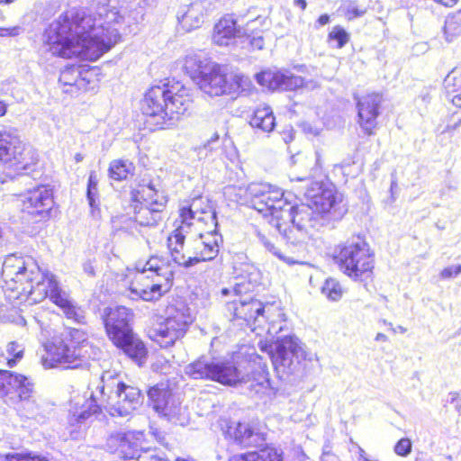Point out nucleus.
Instances as JSON below:
<instances>
[{"mask_svg":"<svg viewBox=\"0 0 461 461\" xmlns=\"http://www.w3.org/2000/svg\"><path fill=\"white\" fill-rule=\"evenodd\" d=\"M123 22V16L105 4L94 13L68 11L46 30L47 50L62 58L96 60L121 40Z\"/></svg>","mask_w":461,"mask_h":461,"instance_id":"1","label":"nucleus"},{"mask_svg":"<svg viewBox=\"0 0 461 461\" xmlns=\"http://www.w3.org/2000/svg\"><path fill=\"white\" fill-rule=\"evenodd\" d=\"M2 276L5 283L18 285L14 289L21 288L22 293L27 294L35 303L50 297L62 310L67 319L78 324L86 323L85 311L74 303L68 294L59 287L55 276L42 272L33 258L16 254L8 255L2 265Z\"/></svg>","mask_w":461,"mask_h":461,"instance_id":"2","label":"nucleus"},{"mask_svg":"<svg viewBox=\"0 0 461 461\" xmlns=\"http://www.w3.org/2000/svg\"><path fill=\"white\" fill-rule=\"evenodd\" d=\"M246 374L230 362H215L199 358L185 367V373L193 379H210L227 385L245 386L251 396L271 399L276 389L271 384L267 366L259 356L243 366Z\"/></svg>","mask_w":461,"mask_h":461,"instance_id":"3","label":"nucleus"},{"mask_svg":"<svg viewBox=\"0 0 461 461\" xmlns=\"http://www.w3.org/2000/svg\"><path fill=\"white\" fill-rule=\"evenodd\" d=\"M135 269L138 274L129 287L132 299L158 300L171 287L175 266L167 258L152 256L137 262Z\"/></svg>","mask_w":461,"mask_h":461,"instance_id":"4","label":"nucleus"},{"mask_svg":"<svg viewBox=\"0 0 461 461\" xmlns=\"http://www.w3.org/2000/svg\"><path fill=\"white\" fill-rule=\"evenodd\" d=\"M335 260L339 269L356 281L369 277L374 269V254L360 235L352 236L339 245Z\"/></svg>","mask_w":461,"mask_h":461,"instance_id":"5","label":"nucleus"},{"mask_svg":"<svg viewBox=\"0 0 461 461\" xmlns=\"http://www.w3.org/2000/svg\"><path fill=\"white\" fill-rule=\"evenodd\" d=\"M259 347L269 355L274 368L281 379H285L301 370L305 351L294 336L278 338L271 344L260 342Z\"/></svg>","mask_w":461,"mask_h":461,"instance_id":"6","label":"nucleus"},{"mask_svg":"<svg viewBox=\"0 0 461 461\" xmlns=\"http://www.w3.org/2000/svg\"><path fill=\"white\" fill-rule=\"evenodd\" d=\"M228 312L234 319L243 320L252 330H263L267 325L271 332L278 321H283V313L275 303H266L257 299L233 301L227 303Z\"/></svg>","mask_w":461,"mask_h":461,"instance_id":"7","label":"nucleus"},{"mask_svg":"<svg viewBox=\"0 0 461 461\" xmlns=\"http://www.w3.org/2000/svg\"><path fill=\"white\" fill-rule=\"evenodd\" d=\"M167 318L149 330V338L161 348L173 346L183 338L193 322L189 307L184 303L169 305Z\"/></svg>","mask_w":461,"mask_h":461,"instance_id":"8","label":"nucleus"},{"mask_svg":"<svg viewBox=\"0 0 461 461\" xmlns=\"http://www.w3.org/2000/svg\"><path fill=\"white\" fill-rule=\"evenodd\" d=\"M248 193L251 197V206L264 217H269L270 224L282 219L289 201L284 197L280 188L266 183H252L248 186Z\"/></svg>","mask_w":461,"mask_h":461,"instance_id":"9","label":"nucleus"},{"mask_svg":"<svg viewBox=\"0 0 461 461\" xmlns=\"http://www.w3.org/2000/svg\"><path fill=\"white\" fill-rule=\"evenodd\" d=\"M0 161L16 170H27L37 161L32 149L23 143L16 130L0 131Z\"/></svg>","mask_w":461,"mask_h":461,"instance_id":"10","label":"nucleus"},{"mask_svg":"<svg viewBox=\"0 0 461 461\" xmlns=\"http://www.w3.org/2000/svg\"><path fill=\"white\" fill-rule=\"evenodd\" d=\"M140 109L146 116L145 123L150 131L168 127L166 86H152L144 95Z\"/></svg>","mask_w":461,"mask_h":461,"instance_id":"11","label":"nucleus"},{"mask_svg":"<svg viewBox=\"0 0 461 461\" xmlns=\"http://www.w3.org/2000/svg\"><path fill=\"white\" fill-rule=\"evenodd\" d=\"M86 340L85 333L77 329H72L62 334L60 339H56L47 346V353L50 360L56 364H74L81 355L79 345Z\"/></svg>","mask_w":461,"mask_h":461,"instance_id":"12","label":"nucleus"},{"mask_svg":"<svg viewBox=\"0 0 461 461\" xmlns=\"http://www.w3.org/2000/svg\"><path fill=\"white\" fill-rule=\"evenodd\" d=\"M195 231L193 229V233L190 236V254L188 256L189 265L193 267L202 261H209L215 258L219 253L220 243L222 242V238L218 234L216 228L208 230L203 232Z\"/></svg>","mask_w":461,"mask_h":461,"instance_id":"13","label":"nucleus"},{"mask_svg":"<svg viewBox=\"0 0 461 461\" xmlns=\"http://www.w3.org/2000/svg\"><path fill=\"white\" fill-rule=\"evenodd\" d=\"M179 221L195 231L203 230L205 226L210 229L218 225L215 212L203 197L194 198L188 206L180 209Z\"/></svg>","mask_w":461,"mask_h":461,"instance_id":"14","label":"nucleus"},{"mask_svg":"<svg viewBox=\"0 0 461 461\" xmlns=\"http://www.w3.org/2000/svg\"><path fill=\"white\" fill-rule=\"evenodd\" d=\"M305 195L308 203L321 215L330 213L333 218H336L342 214L340 209L342 200L332 185L314 182L307 189Z\"/></svg>","mask_w":461,"mask_h":461,"instance_id":"15","label":"nucleus"},{"mask_svg":"<svg viewBox=\"0 0 461 461\" xmlns=\"http://www.w3.org/2000/svg\"><path fill=\"white\" fill-rule=\"evenodd\" d=\"M132 312L124 306L105 308L102 315L104 328L112 341H120V338L132 331L131 321Z\"/></svg>","mask_w":461,"mask_h":461,"instance_id":"16","label":"nucleus"},{"mask_svg":"<svg viewBox=\"0 0 461 461\" xmlns=\"http://www.w3.org/2000/svg\"><path fill=\"white\" fill-rule=\"evenodd\" d=\"M134 408L132 405H77L75 411H72L69 421L71 424H78L86 421L91 416L96 418L104 412H107L111 417L129 420L132 415Z\"/></svg>","mask_w":461,"mask_h":461,"instance_id":"17","label":"nucleus"},{"mask_svg":"<svg viewBox=\"0 0 461 461\" xmlns=\"http://www.w3.org/2000/svg\"><path fill=\"white\" fill-rule=\"evenodd\" d=\"M194 83L210 96L230 95L229 74L218 64H212L203 75L196 77Z\"/></svg>","mask_w":461,"mask_h":461,"instance_id":"18","label":"nucleus"},{"mask_svg":"<svg viewBox=\"0 0 461 461\" xmlns=\"http://www.w3.org/2000/svg\"><path fill=\"white\" fill-rule=\"evenodd\" d=\"M167 89V110L168 127L172 126L180 115L185 114L192 105L193 99L190 89L180 83H176Z\"/></svg>","mask_w":461,"mask_h":461,"instance_id":"19","label":"nucleus"},{"mask_svg":"<svg viewBox=\"0 0 461 461\" xmlns=\"http://www.w3.org/2000/svg\"><path fill=\"white\" fill-rule=\"evenodd\" d=\"M266 427L260 423H232L227 434L236 443L243 447H260L266 441Z\"/></svg>","mask_w":461,"mask_h":461,"instance_id":"20","label":"nucleus"},{"mask_svg":"<svg viewBox=\"0 0 461 461\" xmlns=\"http://www.w3.org/2000/svg\"><path fill=\"white\" fill-rule=\"evenodd\" d=\"M23 211L31 215L45 218L52 206V191L45 185L29 190L23 195Z\"/></svg>","mask_w":461,"mask_h":461,"instance_id":"21","label":"nucleus"},{"mask_svg":"<svg viewBox=\"0 0 461 461\" xmlns=\"http://www.w3.org/2000/svg\"><path fill=\"white\" fill-rule=\"evenodd\" d=\"M321 214L315 210L309 203L300 205H294L290 202L283 211V221H291L292 224L310 232L319 223Z\"/></svg>","mask_w":461,"mask_h":461,"instance_id":"22","label":"nucleus"},{"mask_svg":"<svg viewBox=\"0 0 461 461\" xmlns=\"http://www.w3.org/2000/svg\"><path fill=\"white\" fill-rule=\"evenodd\" d=\"M259 85L270 90L294 91L303 86L304 80L289 71H263L256 75Z\"/></svg>","mask_w":461,"mask_h":461,"instance_id":"23","label":"nucleus"},{"mask_svg":"<svg viewBox=\"0 0 461 461\" xmlns=\"http://www.w3.org/2000/svg\"><path fill=\"white\" fill-rule=\"evenodd\" d=\"M382 96L372 93L357 99V114L359 124L367 135H372L376 127Z\"/></svg>","mask_w":461,"mask_h":461,"instance_id":"24","label":"nucleus"},{"mask_svg":"<svg viewBox=\"0 0 461 461\" xmlns=\"http://www.w3.org/2000/svg\"><path fill=\"white\" fill-rule=\"evenodd\" d=\"M193 233V229L188 225L179 223L175 230L167 237V244L175 264L190 267L188 256L190 254V237L187 247L185 248V237Z\"/></svg>","mask_w":461,"mask_h":461,"instance_id":"25","label":"nucleus"},{"mask_svg":"<svg viewBox=\"0 0 461 461\" xmlns=\"http://www.w3.org/2000/svg\"><path fill=\"white\" fill-rule=\"evenodd\" d=\"M271 225L283 235L293 253L301 255L306 251V241L309 239V233L306 230L283 219L276 220Z\"/></svg>","mask_w":461,"mask_h":461,"instance_id":"26","label":"nucleus"},{"mask_svg":"<svg viewBox=\"0 0 461 461\" xmlns=\"http://www.w3.org/2000/svg\"><path fill=\"white\" fill-rule=\"evenodd\" d=\"M243 31L232 15H226L215 24L212 40L219 46H227L235 37H243Z\"/></svg>","mask_w":461,"mask_h":461,"instance_id":"27","label":"nucleus"},{"mask_svg":"<svg viewBox=\"0 0 461 461\" xmlns=\"http://www.w3.org/2000/svg\"><path fill=\"white\" fill-rule=\"evenodd\" d=\"M131 194L133 203H144L162 211L166 208L167 202L166 195L152 183L140 185Z\"/></svg>","mask_w":461,"mask_h":461,"instance_id":"28","label":"nucleus"},{"mask_svg":"<svg viewBox=\"0 0 461 461\" xmlns=\"http://www.w3.org/2000/svg\"><path fill=\"white\" fill-rule=\"evenodd\" d=\"M113 344L121 348L131 359L140 366L147 358L148 350L143 341L133 333L120 338V341H113Z\"/></svg>","mask_w":461,"mask_h":461,"instance_id":"29","label":"nucleus"},{"mask_svg":"<svg viewBox=\"0 0 461 461\" xmlns=\"http://www.w3.org/2000/svg\"><path fill=\"white\" fill-rule=\"evenodd\" d=\"M86 71L84 67L73 65L69 67H66L59 75V81L64 86H68L69 88L64 89L63 91L66 93L73 94L77 90L85 89L87 86L86 80Z\"/></svg>","mask_w":461,"mask_h":461,"instance_id":"30","label":"nucleus"},{"mask_svg":"<svg viewBox=\"0 0 461 461\" xmlns=\"http://www.w3.org/2000/svg\"><path fill=\"white\" fill-rule=\"evenodd\" d=\"M269 24L268 18L261 15H258L246 23L243 37H247L252 49L258 50H263L265 44L263 32L268 29Z\"/></svg>","mask_w":461,"mask_h":461,"instance_id":"31","label":"nucleus"},{"mask_svg":"<svg viewBox=\"0 0 461 461\" xmlns=\"http://www.w3.org/2000/svg\"><path fill=\"white\" fill-rule=\"evenodd\" d=\"M205 3L191 4L182 14L178 13L177 19L183 29L191 31L199 28L204 21Z\"/></svg>","mask_w":461,"mask_h":461,"instance_id":"32","label":"nucleus"},{"mask_svg":"<svg viewBox=\"0 0 461 461\" xmlns=\"http://www.w3.org/2000/svg\"><path fill=\"white\" fill-rule=\"evenodd\" d=\"M144 434L142 431H129L123 433L122 443L117 455L131 461L138 453L139 447H142Z\"/></svg>","mask_w":461,"mask_h":461,"instance_id":"33","label":"nucleus"},{"mask_svg":"<svg viewBox=\"0 0 461 461\" xmlns=\"http://www.w3.org/2000/svg\"><path fill=\"white\" fill-rule=\"evenodd\" d=\"M132 206L134 220L141 226H154L162 220V210L139 203H134Z\"/></svg>","mask_w":461,"mask_h":461,"instance_id":"34","label":"nucleus"},{"mask_svg":"<svg viewBox=\"0 0 461 461\" xmlns=\"http://www.w3.org/2000/svg\"><path fill=\"white\" fill-rule=\"evenodd\" d=\"M253 128L258 129L264 132H270L276 126V119L271 107L264 105L255 110L249 121Z\"/></svg>","mask_w":461,"mask_h":461,"instance_id":"35","label":"nucleus"},{"mask_svg":"<svg viewBox=\"0 0 461 461\" xmlns=\"http://www.w3.org/2000/svg\"><path fill=\"white\" fill-rule=\"evenodd\" d=\"M212 64L201 54L190 53L185 58L184 68L194 82H195V77L203 75Z\"/></svg>","mask_w":461,"mask_h":461,"instance_id":"36","label":"nucleus"},{"mask_svg":"<svg viewBox=\"0 0 461 461\" xmlns=\"http://www.w3.org/2000/svg\"><path fill=\"white\" fill-rule=\"evenodd\" d=\"M230 461H283L281 454L272 447H266L258 451L232 456Z\"/></svg>","mask_w":461,"mask_h":461,"instance_id":"37","label":"nucleus"},{"mask_svg":"<svg viewBox=\"0 0 461 461\" xmlns=\"http://www.w3.org/2000/svg\"><path fill=\"white\" fill-rule=\"evenodd\" d=\"M445 39L452 42L461 35V9L450 15H447L443 27Z\"/></svg>","mask_w":461,"mask_h":461,"instance_id":"38","label":"nucleus"},{"mask_svg":"<svg viewBox=\"0 0 461 461\" xmlns=\"http://www.w3.org/2000/svg\"><path fill=\"white\" fill-rule=\"evenodd\" d=\"M134 167L129 160L115 159L110 163L109 176L116 181H122L133 173Z\"/></svg>","mask_w":461,"mask_h":461,"instance_id":"39","label":"nucleus"},{"mask_svg":"<svg viewBox=\"0 0 461 461\" xmlns=\"http://www.w3.org/2000/svg\"><path fill=\"white\" fill-rule=\"evenodd\" d=\"M445 84L447 90L455 94L452 97L453 104L461 108V71H452L446 77Z\"/></svg>","mask_w":461,"mask_h":461,"instance_id":"40","label":"nucleus"},{"mask_svg":"<svg viewBox=\"0 0 461 461\" xmlns=\"http://www.w3.org/2000/svg\"><path fill=\"white\" fill-rule=\"evenodd\" d=\"M230 95L249 92L252 86L250 78L241 73L229 74Z\"/></svg>","mask_w":461,"mask_h":461,"instance_id":"41","label":"nucleus"},{"mask_svg":"<svg viewBox=\"0 0 461 461\" xmlns=\"http://www.w3.org/2000/svg\"><path fill=\"white\" fill-rule=\"evenodd\" d=\"M148 397L153 403H168L171 391L167 383H159L149 389Z\"/></svg>","mask_w":461,"mask_h":461,"instance_id":"42","label":"nucleus"},{"mask_svg":"<svg viewBox=\"0 0 461 461\" xmlns=\"http://www.w3.org/2000/svg\"><path fill=\"white\" fill-rule=\"evenodd\" d=\"M116 394L121 401L128 402L129 403L138 402L142 397L139 388L127 385L124 383L118 384Z\"/></svg>","mask_w":461,"mask_h":461,"instance_id":"43","label":"nucleus"},{"mask_svg":"<svg viewBox=\"0 0 461 461\" xmlns=\"http://www.w3.org/2000/svg\"><path fill=\"white\" fill-rule=\"evenodd\" d=\"M321 293L330 301H339L344 293L339 282L335 278L326 279L321 287Z\"/></svg>","mask_w":461,"mask_h":461,"instance_id":"44","label":"nucleus"},{"mask_svg":"<svg viewBox=\"0 0 461 461\" xmlns=\"http://www.w3.org/2000/svg\"><path fill=\"white\" fill-rule=\"evenodd\" d=\"M98 182L99 179L96 173L91 171L87 182L86 197L93 212L95 209H98V203H96L98 198Z\"/></svg>","mask_w":461,"mask_h":461,"instance_id":"45","label":"nucleus"},{"mask_svg":"<svg viewBox=\"0 0 461 461\" xmlns=\"http://www.w3.org/2000/svg\"><path fill=\"white\" fill-rule=\"evenodd\" d=\"M258 238L259 242L264 246V248L269 251L271 254L278 258L279 259L288 263L294 264L297 262L296 259H294L290 257H286L284 255L275 245L273 240L270 237L262 234L261 232H258Z\"/></svg>","mask_w":461,"mask_h":461,"instance_id":"46","label":"nucleus"},{"mask_svg":"<svg viewBox=\"0 0 461 461\" xmlns=\"http://www.w3.org/2000/svg\"><path fill=\"white\" fill-rule=\"evenodd\" d=\"M155 412L174 423L177 411H186V405H152Z\"/></svg>","mask_w":461,"mask_h":461,"instance_id":"47","label":"nucleus"},{"mask_svg":"<svg viewBox=\"0 0 461 461\" xmlns=\"http://www.w3.org/2000/svg\"><path fill=\"white\" fill-rule=\"evenodd\" d=\"M15 382L18 384V393L21 401H30L33 392V384L23 375H16Z\"/></svg>","mask_w":461,"mask_h":461,"instance_id":"48","label":"nucleus"},{"mask_svg":"<svg viewBox=\"0 0 461 461\" xmlns=\"http://www.w3.org/2000/svg\"><path fill=\"white\" fill-rule=\"evenodd\" d=\"M6 351L9 356L13 357L7 360V365L9 367H13L16 362L23 357V348L14 341L10 342L7 345Z\"/></svg>","mask_w":461,"mask_h":461,"instance_id":"49","label":"nucleus"},{"mask_svg":"<svg viewBox=\"0 0 461 461\" xmlns=\"http://www.w3.org/2000/svg\"><path fill=\"white\" fill-rule=\"evenodd\" d=\"M329 39L337 41V48L341 49L344 47L348 40V33L340 26H335L329 33Z\"/></svg>","mask_w":461,"mask_h":461,"instance_id":"50","label":"nucleus"},{"mask_svg":"<svg viewBox=\"0 0 461 461\" xmlns=\"http://www.w3.org/2000/svg\"><path fill=\"white\" fill-rule=\"evenodd\" d=\"M342 8L348 20L361 17L366 14V9H359L356 3L351 0H345L342 4Z\"/></svg>","mask_w":461,"mask_h":461,"instance_id":"51","label":"nucleus"},{"mask_svg":"<svg viewBox=\"0 0 461 461\" xmlns=\"http://www.w3.org/2000/svg\"><path fill=\"white\" fill-rule=\"evenodd\" d=\"M4 461H48L45 457L40 456H32L31 454L13 453L7 454Z\"/></svg>","mask_w":461,"mask_h":461,"instance_id":"52","label":"nucleus"},{"mask_svg":"<svg viewBox=\"0 0 461 461\" xmlns=\"http://www.w3.org/2000/svg\"><path fill=\"white\" fill-rule=\"evenodd\" d=\"M122 434L123 433L118 432L109 436L106 441V447L110 452L117 454L122 443Z\"/></svg>","mask_w":461,"mask_h":461,"instance_id":"53","label":"nucleus"},{"mask_svg":"<svg viewBox=\"0 0 461 461\" xmlns=\"http://www.w3.org/2000/svg\"><path fill=\"white\" fill-rule=\"evenodd\" d=\"M411 441L403 438H401L394 446V451L398 456H405L411 451Z\"/></svg>","mask_w":461,"mask_h":461,"instance_id":"54","label":"nucleus"},{"mask_svg":"<svg viewBox=\"0 0 461 461\" xmlns=\"http://www.w3.org/2000/svg\"><path fill=\"white\" fill-rule=\"evenodd\" d=\"M131 461H164L161 457L158 456L153 451L147 449L138 452L137 455Z\"/></svg>","mask_w":461,"mask_h":461,"instance_id":"55","label":"nucleus"},{"mask_svg":"<svg viewBox=\"0 0 461 461\" xmlns=\"http://www.w3.org/2000/svg\"><path fill=\"white\" fill-rule=\"evenodd\" d=\"M460 274H461V265H453V266L445 267L440 272V277L442 279H451V278H455L456 276H457Z\"/></svg>","mask_w":461,"mask_h":461,"instance_id":"56","label":"nucleus"},{"mask_svg":"<svg viewBox=\"0 0 461 461\" xmlns=\"http://www.w3.org/2000/svg\"><path fill=\"white\" fill-rule=\"evenodd\" d=\"M250 282H244L243 280L240 282H236L232 286V292L236 295H240L242 294H247L251 290Z\"/></svg>","mask_w":461,"mask_h":461,"instance_id":"57","label":"nucleus"},{"mask_svg":"<svg viewBox=\"0 0 461 461\" xmlns=\"http://www.w3.org/2000/svg\"><path fill=\"white\" fill-rule=\"evenodd\" d=\"M20 32L21 28L19 26H14L11 28L0 27V37H15L19 35Z\"/></svg>","mask_w":461,"mask_h":461,"instance_id":"58","label":"nucleus"},{"mask_svg":"<svg viewBox=\"0 0 461 461\" xmlns=\"http://www.w3.org/2000/svg\"><path fill=\"white\" fill-rule=\"evenodd\" d=\"M188 420H189V414L186 410L185 412H184L183 411H177V414L174 420V423L184 426L188 423Z\"/></svg>","mask_w":461,"mask_h":461,"instance_id":"59","label":"nucleus"},{"mask_svg":"<svg viewBox=\"0 0 461 461\" xmlns=\"http://www.w3.org/2000/svg\"><path fill=\"white\" fill-rule=\"evenodd\" d=\"M321 461H339V459L330 451H324L321 456Z\"/></svg>","mask_w":461,"mask_h":461,"instance_id":"60","label":"nucleus"},{"mask_svg":"<svg viewBox=\"0 0 461 461\" xmlns=\"http://www.w3.org/2000/svg\"><path fill=\"white\" fill-rule=\"evenodd\" d=\"M83 269H84L85 273L87 274L88 276H95V267L91 262L84 263Z\"/></svg>","mask_w":461,"mask_h":461,"instance_id":"61","label":"nucleus"},{"mask_svg":"<svg viewBox=\"0 0 461 461\" xmlns=\"http://www.w3.org/2000/svg\"><path fill=\"white\" fill-rule=\"evenodd\" d=\"M383 322L384 324H387L386 321L384 320ZM388 325L390 326V330L393 332V333H396V332H401V333H405L406 332V329L401 325L397 326L396 328L393 327V324L391 322L388 323Z\"/></svg>","mask_w":461,"mask_h":461,"instance_id":"62","label":"nucleus"},{"mask_svg":"<svg viewBox=\"0 0 461 461\" xmlns=\"http://www.w3.org/2000/svg\"><path fill=\"white\" fill-rule=\"evenodd\" d=\"M330 23V16L328 14H322L318 19V23L322 26Z\"/></svg>","mask_w":461,"mask_h":461,"instance_id":"63","label":"nucleus"},{"mask_svg":"<svg viewBox=\"0 0 461 461\" xmlns=\"http://www.w3.org/2000/svg\"><path fill=\"white\" fill-rule=\"evenodd\" d=\"M151 436L154 437L158 442L163 444L164 436L158 430H154L151 432Z\"/></svg>","mask_w":461,"mask_h":461,"instance_id":"64","label":"nucleus"}]
</instances>
